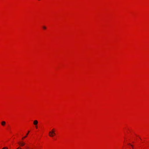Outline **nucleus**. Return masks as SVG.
<instances>
[{
	"label": "nucleus",
	"instance_id": "nucleus-1",
	"mask_svg": "<svg viewBox=\"0 0 149 149\" xmlns=\"http://www.w3.org/2000/svg\"><path fill=\"white\" fill-rule=\"evenodd\" d=\"M55 133L54 131H50L49 132V136L51 137H53L54 135H55Z\"/></svg>",
	"mask_w": 149,
	"mask_h": 149
},
{
	"label": "nucleus",
	"instance_id": "nucleus-2",
	"mask_svg": "<svg viewBox=\"0 0 149 149\" xmlns=\"http://www.w3.org/2000/svg\"><path fill=\"white\" fill-rule=\"evenodd\" d=\"M19 145L21 146H24L25 144V143L23 142H20L18 143Z\"/></svg>",
	"mask_w": 149,
	"mask_h": 149
},
{
	"label": "nucleus",
	"instance_id": "nucleus-3",
	"mask_svg": "<svg viewBox=\"0 0 149 149\" xmlns=\"http://www.w3.org/2000/svg\"><path fill=\"white\" fill-rule=\"evenodd\" d=\"M38 123V121L37 120H36L33 121V124L35 125H37Z\"/></svg>",
	"mask_w": 149,
	"mask_h": 149
},
{
	"label": "nucleus",
	"instance_id": "nucleus-4",
	"mask_svg": "<svg viewBox=\"0 0 149 149\" xmlns=\"http://www.w3.org/2000/svg\"><path fill=\"white\" fill-rule=\"evenodd\" d=\"M29 132V131L28 132V133L26 134V136H25L22 138V140H23L25 138H26Z\"/></svg>",
	"mask_w": 149,
	"mask_h": 149
},
{
	"label": "nucleus",
	"instance_id": "nucleus-5",
	"mask_svg": "<svg viewBox=\"0 0 149 149\" xmlns=\"http://www.w3.org/2000/svg\"><path fill=\"white\" fill-rule=\"evenodd\" d=\"M6 124V122L4 121H3L1 122V124L2 126H4Z\"/></svg>",
	"mask_w": 149,
	"mask_h": 149
},
{
	"label": "nucleus",
	"instance_id": "nucleus-6",
	"mask_svg": "<svg viewBox=\"0 0 149 149\" xmlns=\"http://www.w3.org/2000/svg\"><path fill=\"white\" fill-rule=\"evenodd\" d=\"M42 27H43V28L44 29H46V26H43Z\"/></svg>",
	"mask_w": 149,
	"mask_h": 149
},
{
	"label": "nucleus",
	"instance_id": "nucleus-7",
	"mask_svg": "<svg viewBox=\"0 0 149 149\" xmlns=\"http://www.w3.org/2000/svg\"><path fill=\"white\" fill-rule=\"evenodd\" d=\"M8 148L6 147H5L3 148L2 149H8Z\"/></svg>",
	"mask_w": 149,
	"mask_h": 149
},
{
	"label": "nucleus",
	"instance_id": "nucleus-8",
	"mask_svg": "<svg viewBox=\"0 0 149 149\" xmlns=\"http://www.w3.org/2000/svg\"><path fill=\"white\" fill-rule=\"evenodd\" d=\"M129 145H130L132 147V148H133V146L132 145H131L129 143Z\"/></svg>",
	"mask_w": 149,
	"mask_h": 149
},
{
	"label": "nucleus",
	"instance_id": "nucleus-9",
	"mask_svg": "<svg viewBox=\"0 0 149 149\" xmlns=\"http://www.w3.org/2000/svg\"><path fill=\"white\" fill-rule=\"evenodd\" d=\"M16 149H22L20 147H18Z\"/></svg>",
	"mask_w": 149,
	"mask_h": 149
},
{
	"label": "nucleus",
	"instance_id": "nucleus-10",
	"mask_svg": "<svg viewBox=\"0 0 149 149\" xmlns=\"http://www.w3.org/2000/svg\"><path fill=\"white\" fill-rule=\"evenodd\" d=\"M35 127H36V128H38V127H37V125H36Z\"/></svg>",
	"mask_w": 149,
	"mask_h": 149
},
{
	"label": "nucleus",
	"instance_id": "nucleus-11",
	"mask_svg": "<svg viewBox=\"0 0 149 149\" xmlns=\"http://www.w3.org/2000/svg\"><path fill=\"white\" fill-rule=\"evenodd\" d=\"M52 131H54V129H53V130H52Z\"/></svg>",
	"mask_w": 149,
	"mask_h": 149
}]
</instances>
